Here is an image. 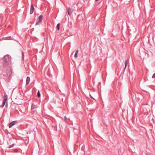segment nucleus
<instances>
[{
  "label": "nucleus",
  "instance_id": "9",
  "mask_svg": "<svg viewBox=\"0 0 155 155\" xmlns=\"http://www.w3.org/2000/svg\"><path fill=\"white\" fill-rule=\"evenodd\" d=\"M5 40H13L11 36L7 37L5 38Z\"/></svg>",
  "mask_w": 155,
  "mask_h": 155
},
{
  "label": "nucleus",
  "instance_id": "8",
  "mask_svg": "<svg viewBox=\"0 0 155 155\" xmlns=\"http://www.w3.org/2000/svg\"><path fill=\"white\" fill-rule=\"evenodd\" d=\"M4 101H7L8 99V96L6 94H5L4 96Z\"/></svg>",
  "mask_w": 155,
  "mask_h": 155
},
{
  "label": "nucleus",
  "instance_id": "7",
  "mask_svg": "<svg viewBox=\"0 0 155 155\" xmlns=\"http://www.w3.org/2000/svg\"><path fill=\"white\" fill-rule=\"evenodd\" d=\"M30 81V78L29 77H28L26 78V84L28 85L29 84Z\"/></svg>",
  "mask_w": 155,
  "mask_h": 155
},
{
  "label": "nucleus",
  "instance_id": "2",
  "mask_svg": "<svg viewBox=\"0 0 155 155\" xmlns=\"http://www.w3.org/2000/svg\"><path fill=\"white\" fill-rule=\"evenodd\" d=\"M43 15H40L38 18V19L36 22V25H38L39 23L41 22L42 21Z\"/></svg>",
  "mask_w": 155,
  "mask_h": 155
},
{
  "label": "nucleus",
  "instance_id": "17",
  "mask_svg": "<svg viewBox=\"0 0 155 155\" xmlns=\"http://www.w3.org/2000/svg\"><path fill=\"white\" fill-rule=\"evenodd\" d=\"M155 78V73L153 74V75L152 77V78Z\"/></svg>",
  "mask_w": 155,
  "mask_h": 155
},
{
  "label": "nucleus",
  "instance_id": "18",
  "mask_svg": "<svg viewBox=\"0 0 155 155\" xmlns=\"http://www.w3.org/2000/svg\"><path fill=\"white\" fill-rule=\"evenodd\" d=\"M90 96L91 98H92V99H93L94 100H95V99L94 98L91 94L90 95Z\"/></svg>",
  "mask_w": 155,
  "mask_h": 155
},
{
  "label": "nucleus",
  "instance_id": "6",
  "mask_svg": "<svg viewBox=\"0 0 155 155\" xmlns=\"http://www.w3.org/2000/svg\"><path fill=\"white\" fill-rule=\"evenodd\" d=\"M34 9V6L33 4H31V5L30 9V14H32L33 13Z\"/></svg>",
  "mask_w": 155,
  "mask_h": 155
},
{
  "label": "nucleus",
  "instance_id": "1",
  "mask_svg": "<svg viewBox=\"0 0 155 155\" xmlns=\"http://www.w3.org/2000/svg\"><path fill=\"white\" fill-rule=\"evenodd\" d=\"M10 57V56L9 55L7 54L2 58V64L4 67H7L8 65Z\"/></svg>",
  "mask_w": 155,
  "mask_h": 155
},
{
  "label": "nucleus",
  "instance_id": "20",
  "mask_svg": "<svg viewBox=\"0 0 155 155\" xmlns=\"http://www.w3.org/2000/svg\"><path fill=\"white\" fill-rule=\"evenodd\" d=\"M7 106H8V104H7V103L6 104V105H5V107H7Z\"/></svg>",
  "mask_w": 155,
  "mask_h": 155
},
{
  "label": "nucleus",
  "instance_id": "4",
  "mask_svg": "<svg viewBox=\"0 0 155 155\" xmlns=\"http://www.w3.org/2000/svg\"><path fill=\"white\" fill-rule=\"evenodd\" d=\"M67 10H68V15H70L71 14L72 12H73V9H71L70 8H68Z\"/></svg>",
  "mask_w": 155,
  "mask_h": 155
},
{
  "label": "nucleus",
  "instance_id": "15",
  "mask_svg": "<svg viewBox=\"0 0 155 155\" xmlns=\"http://www.w3.org/2000/svg\"><path fill=\"white\" fill-rule=\"evenodd\" d=\"M57 28L58 29V30H59V29L60 27V24H58L56 26Z\"/></svg>",
  "mask_w": 155,
  "mask_h": 155
},
{
  "label": "nucleus",
  "instance_id": "10",
  "mask_svg": "<svg viewBox=\"0 0 155 155\" xmlns=\"http://www.w3.org/2000/svg\"><path fill=\"white\" fill-rule=\"evenodd\" d=\"M78 50L76 51V52H75V54L74 55V57L75 58H77V55H78Z\"/></svg>",
  "mask_w": 155,
  "mask_h": 155
},
{
  "label": "nucleus",
  "instance_id": "12",
  "mask_svg": "<svg viewBox=\"0 0 155 155\" xmlns=\"http://www.w3.org/2000/svg\"><path fill=\"white\" fill-rule=\"evenodd\" d=\"M127 60H125V62H124L125 67L124 68V69H125L126 68V67H127Z\"/></svg>",
  "mask_w": 155,
  "mask_h": 155
},
{
  "label": "nucleus",
  "instance_id": "14",
  "mask_svg": "<svg viewBox=\"0 0 155 155\" xmlns=\"http://www.w3.org/2000/svg\"><path fill=\"white\" fill-rule=\"evenodd\" d=\"M6 102V101H3V104L2 106V107H3L5 106Z\"/></svg>",
  "mask_w": 155,
  "mask_h": 155
},
{
  "label": "nucleus",
  "instance_id": "3",
  "mask_svg": "<svg viewBox=\"0 0 155 155\" xmlns=\"http://www.w3.org/2000/svg\"><path fill=\"white\" fill-rule=\"evenodd\" d=\"M17 123V121H15L12 122L11 123L9 124V128H11L12 126L16 124Z\"/></svg>",
  "mask_w": 155,
  "mask_h": 155
},
{
  "label": "nucleus",
  "instance_id": "19",
  "mask_svg": "<svg viewBox=\"0 0 155 155\" xmlns=\"http://www.w3.org/2000/svg\"><path fill=\"white\" fill-rule=\"evenodd\" d=\"M64 119L65 121H66L67 119V117L66 116H65L64 117Z\"/></svg>",
  "mask_w": 155,
  "mask_h": 155
},
{
  "label": "nucleus",
  "instance_id": "22",
  "mask_svg": "<svg viewBox=\"0 0 155 155\" xmlns=\"http://www.w3.org/2000/svg\"><path fill=\"white\" fill-rule=\"evenodd\" d=\"M98 0H95V1H98Z\"/></svg>",
  "mask_w": 155,
  "mask_h": 155
},
{
  "label": "nucleus",
  "instance_id": "13",
  "mask_svg": "<svg viewBox=\"0 0 155 155\" xmlns=\"http://www.w3.org/2000/svg\"><path fill=\"white\" fill-rule=\"evenodd\" d=\"M35 105H34V104H32L31 105V109L33 110L34 108H35Z\"/></svg>",
  "mask_w": 155,
  "mask_h": 155
},
{
  "label": "nucleus",
  "instance_id": "21",
  "mask_svg": "<svg viewBox=\"0 0 155 155\" xmlns=\"http://www.w3.org/2000/svg\"><path fill=\"white\" fill-rule=\"evenodd\" d=\"M24 54H23H23H22V59H23H23H24Z\"/></svg>",
  "mask_w": 155,
  "mask_h": 155
},
{
  "label": "nucleus",
  "instance_id": "23",
  "mask_svg": "<svg viewBox=\"0 0 155 155\" xmlns=\"http://www.w3.org/2000/svg\"><path fill=\"white\" fill-rule=\"evenodd\" d=\"M152 120H153V119H152Z\"/></svg>",
  "mask_w": 155,
  "mask_h": 155
},
{
  "label": "nucleus",
  "instance_id": "5",
  "mask_svg": "<svg viewBox=\"0 0 155 155\" xmlns=\"http://www.w3.org/2000/svg\"><path fill=\"white\" fill-rule=\"evenodd\" d=\"M7 76L9 77L12 74V71L11 69H8L6 71Z\"/></svg>",
  "mask_w": 155,
  "mask_h": 155
},
{
  "label": "nucleus",
  "instance_id": "16",
  "mask_svg": "<svg viewBox=\"0 0 155 155\" xmlns=\"http://www.w3.org/2000/svg\"><path fill=\"white\" fill-rule=\"evenodd\" d=\"M14 145V144H13L12 145H10L9 147V148H11L12 147H13Z\"/></svg>",
  "mask_w": 155,
  "mask_h": 155
},
{
  "label": "nucleus",
  "instance_id": "11",
  "mask_svg": "<svg viewBox=\"0 0 155 155\" xmlns=\"http://www.w3.org/2000/svg\"><path fill=\"white\" fill-rule=\"evenodd\" d=\"M37 96L38 98H39L41 96V94L39 91H38L37 93Z\"/></svg>",
  "mask_w": 155,
  "mask_h": 155
}]
</instances>
